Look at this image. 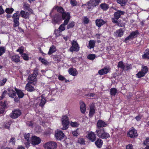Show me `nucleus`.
<instances>
[{
    "mask_svg": "<svg viewBox=\"0 0 149 149\" xmlns=\"http://www.w3.org/2000/svg\"><path fill=\"white\" fill-rule=\"evenodd\" d=\"M125 13L124 11L120 10H118L115 12L114 14V18H112V22L114 23H117L118 20L120 18L121 15H124Z\"/></svg>",
    "mask_w": 149,
    "mask_h": 149,
    "instance_id": "nucleus-1",
    "label": "nucleus"
},
{
    "mask_svg": "<svg viewBox=\"0 0 149 149\" xmlns=\"http://www.w3.org/2000/svg\"><path fill=\"white\" fill-rule=\"evenodd\" d=\"M61 120L62 124L63 126V127L62 128V129L63 130L67 129L68 128L69 123L68 118L66 115L63 116H62Z\"/></svg>",
    "mask_w": 149,
    "mask_h": 149,
    "instance_id": "nucleus-2",
    "label": "nucleus"
},
{
    "mask_svg": "<svg viewBox=\"0 0 149 149\" xmlns=\"http://www.w3.org/2000/svg\"><path fill=\"white\" fill-rule=\"evenodd\" d=\"M43 146L46 149H56L57 144L55 142H49L45 143Z\"/></svg>",
    "mask_w": 149,
    "mask_h": 149,
    "instance_id": "nucleus-3",
    "label": "nucleus"
},
{
    "mask_svg": "<svg viewBox=\"0 0 149 149\" xmlns=\"http://www.w3.org/2000/svg\"><path fill=\"white\" fill-rule=\"evenodd\" d=\"M71 44L72 46L70 49V52H78L79 50V46L76 41L74 40L72 41Z\"/></svg>",
    "mask_w": 149,
    "mask_h": 149,
    "instance_id": "nucleus-4",
    "label": "nucleus"
},
{
    "mask_svg": "<svg viewBox=\"0 0 149 149\" xmlns=\"http://www.w3.org/2000/svg\"><path fill=\"white\" fill-rule=\"evenodd\" d=\"M12 18L13 19V22H14L13 26L14 27L18 26L19 24V15L17 13H16L13 15Z\"/></svg>",
    "mask_w": 149,
    "mask_h": 149,
    "instance_id": "nucleus-5",
    "label": "nucleus"
},
{
    "mask_svg": "<svg viewBox=\"0 0 149 149\" xmlns=\"http://www.w3.org/2000/svg\"><path fill=\"white\" fill-rule=\"evenodd\" d=\"M127 135L128 136L131 138H134L137 137L138 134L136 130L133 128H132L128 132Z\"/></svg>",
    "mask_w": 149,
    "mask_h": 149,
    "instance_id": "nucleus-6",
    "label": "nucleus"
},
{
    "mask_svg": "<svg viewBox=\"0 0 149 149\" xmlns=\"http://www.w3.org/2000/svg\"><path fill=\"white\" fill-rule=\"evenodd\" d=\"M21 114V112L19 110H15L12 111L10 115V116L13 118H16Z\"/></svg>",
    "mask_w": 149,
    "mask_h": 149,
    "instance_id": "nucleus-7",
    "label": "nucleus"
},
{
    "mask_svg": "<svg viewBox=\"0 0 149 149\" xmlns=\"http://www.w3.org/2000/svg\"><path fill=\"white\" fill-rule=\"evenodd\" d=\"M15 90L16 94H17L18 95V97L15 96L14 99V101L15 102H18L19 101V98H22L23 97L24 94L21 90L16 88L15 89Z\"/></svg>",
    "mask_w": 149,
    "mask_h": 149,
    "instance_id": "nucleus-8",
    "label": "nucleus"
},
{
    "mask_svg": "<svg viewBox=\"0 0 149 149\" xmlns=\"http://www.w3.org/2000/svg\"><path fill=\"white\" fill-rule=\"evenodd\" d=\"M15 89H16V88H10L8 89V94L9 97L15 99V97L16 95Z\"/></svg>",
    "mask_w": 149,
    "mask_h": 149,
    "instance_id": "nucleus-9",
    "label": "nucleus"
},
{
    "mask_svg": "<svg viewBox=\"0 0 149 149\" xmlns=\"http://www.w3.org/2000/svg\"><path fill=\"white\" fill-rule=\"evenodd\" d=\"M31 143L34 145L39 144L41 142V139L38 137L35 136H33L31 138Z\"/></svg>",
    "mask_w": 149,
    "mask_h": 149,
    "instance_id": "nucleus-10",
    "label": "nucleus"
},
{
    "mask_svg": "<svg viewBox=\"0 0 149 149\" xmlns=\"http://www.w3.org/2000/svg\"><path fill=\"white\" fill-rule=\"evenodd\" d=\"M86 137L92 142H94L96 140V135L94 132H88L86 135Z\"/></svg>",
    "mask_w": 149,
    "mask_h": 149,
    "instance_id": "nucleus-11",
    "label": "nucleus"
},
{
    "mask_svg": "<svg viewBox=\"0 0 149 149\" xmlns=\"http://www.w3.org/2000/svg\"><path fill=\"white\" fill-rule=\"evenodd\" d=\"M61 17L63 19L65 20L64 22L66 21V22L68 23L70 18V14L69 12H63L61 14Z\"/></svg>",
    "mask_w": 149,
    "mask_h": 149,
    "instance_id": "nucleus-12",
    "label": "nucleus"
},
{
    "mask_svg": "<svg viewBox=\"0 0 149 149\" xmlns=\"http://www.w3.org/2000/svg\"><path fill=\"white\" fill-rule=\"evenodd\" d=\"M61 19V15L58 14H56L54 15L52 19V23L54 24H56L59 22Z\"/></svg>",
    "mask_w": 149,
    "mask_h": 149,
    "instance_id": "nucleus-13",
    "label": "nucleus"
},
{
    "mask_svg": "<svg viewBox=\"0 0 149 149\" xmlns=\"http://www.w3.org/2000/svg\"><path fill=\"white\" fill-rule=\"evenodd\" d=\"M87 8L89 10H92L94 7L97 6L94 3L93 0H90L87 2Z\"/></svg>",
    "mask_w": 149,
    "mask_h": 149,
    "instance_id": "nucleus-14",
    "label": "nucleus"
},
{
    "mask_svg": "<svg viewBox=\"0 0 149 149\" xmlns=\"http://www.w3.org/2000/svg\"><path fill=\"white\" fill-rule=\"evenodd\" d=\"M55 136L57 139L61 140L64 138V134L62 131L57 130L55 134Z\"/></svg>",
    "mask_w": 149,
    "mask_h": 149,
    "instance_id": "nucleus-15",
    "label": "nucleus"
},
{
    "mask_svg": "<svg viewBox=\"0 0 149 149\" xmlns=\"http://www.w3.org/2000/svg\"><path fill=\"white\" fill-rule=\"evenodd\" d=\"M30 13L29 12H26L24 10H22L20 12L19 14L22 17L26 19L29 18V16L30 14Z\"/></svg>",
    "mask_w": 149,
    "mask_h": 149,
    "instance_id": "nucleus-16",
    "label": "nucleus"
},
{
    "mask_svg": "<svg viewBox=\"0 0 149 149\" xmlns=\"http://www.w3.org/2000/svg\"><path fill=\"white\" fill-rule=\"evenodd\" d=\"M108 125L107 122H105L101 120H99L97 123V126L98 128L104 127Z\"/></svg>",
    "mask_w": 149,
    "mask_h": 149,
    "instance_id": "nucleus-17",
    "label": "nucleus"
},
{
    "mask_svg": "<svg viewBox=\"0 0 149 149\" xmlns=\"http://www.w3.org/2000/svg\"><path fill=\"white\" fill-rule=\"evenodd\" d=\"M23 8L25 11H28L31 13L33 12L32 9L30 8V6L29 4L27 2H24L23 6Z\"/></svg>",
    "mask_w": 149,
    "mask_h": 149,
    "instance_id": "nucleus-18",
    "label": "nucleus"
},
{
    "mask_svg": "<svg viewBox=\"0 0 149 149\" xmlns=\"http://www.w3.org/2000/svg\"><path fill=\"white\" fill-rule=\"evenodd\" d=\"M110 70V68H109L105 67L99 70L98 73L101 75H103L109 72Z\"/></svg>",
    "mask_w": 149,
    "mask_h": 149,
    "instance_id": "nucleus-19",
    "label": "nucleus"
},
{
    "mask_svg": "<svg viewBox=\"0 0 149 149\" xmlns=\"http://www.w3.org/2000/svg\"><path fill=\"white\" fill-rule=\"evenodd\" d=\"M28 79L29 83H33V84H35L37 81L36 77L32 74L29 76Z\"/></svg>",
    "mask_w": 149,
    "mask_h": 149,
    "instance_id": "nucleus-20",
    "label": "nucleus"
},
{
    "mask_svg": "<svg viewBox=\"0 0 149 149\" xmlns=\"http://www.w3.org/2000/svg\"><path fill=\"white\" fill-rule=\"evenodd\" d=\"M30 137V134L29 133L25 134L24 135V137L26 141L24 143L25 144L26 147V148H28L29 146L30 140L29 138Z\"/></svg>",
    "mask_w": 149,
    "mask_h": 149,
    "instance_id": "nucleus-21",
    "label": "nucleus"
},
{
    "mask_svg": "<svg viewBox=\"0 0 149 149\" xmlns=\"http://www.w3.org/2000/svg\"><path fill=\"white\" fill-rule=\"evenodd\" d=\"M96 25L98 27H100L105 24L106 22L102 19H97L95 21Z\"/></svg>",
    "mask_w": 149,
    "mask_h": 149,
    "instance_id": "nucleus-22",
    "label": "nucleus"
},
{
    "mask_svg": "<svg viewBox=\"0 0 149 149\" xmlns=\"http://www.w3.org/2000/svg\"><path fill=\"white\" fill-rule=\"evenodd\" d=\"M100 8L103 11H106L109 8V6L105 3L101 4L100 5Z\"/></svg>",
    "mask_w": 149,
    "mask_h": 149,
    "instance_id": "nucleus-23",
    "label": "nucleus"
},
{
    "mask_svg": "<svg viewBox=\"0 0 149 149\" xmlns=\"http://www.w3.org/2000/svg\"><path fill=\"white\" fill-rule=\"evenodd\" d=\"M124 32L123 29L120 28L119 29L117 30L115 32V34L117 37H121L123 35Z\"/></svg>",
    "mask_w": 149,
    "mask_h": 149,
    "instance_id": "nucleus-24",
    "label": "nucleus"
},
{
    "mask_svg": "<svg viewBox=\"0 0 149 149\" xmlns=\"http://www.w3.org/2000/svg\"><path fill=\"white\" fill-rule=\"evenodd\" d=\"M31 83H28L26 85L25 87L26 89L29 92H32L34 91V88L31 85Z\"/></svg>",
    "mask_w": 149,
    "mask_h": 149,
    "instance_id": "nucleus-25",
    "label": "nucleus"
},
{
    "mask_svg": "<svg viewBox=\"0 0 149 149\" xmlns=\"http://www.w3.org/2000/svg\"><path fill=\"white\" fill-rule=\"evenodd\" d=\"M143 147L145 149H149V137H148L144 141L143 143Z\"/></svg>",
    "mask_w": 149,
    "mask_h": 149,
    "instance_id": "nucleus-26",
    "label": "nucleus"
},
{
    "mask_svg": "<svg viewBox=\"0 0 149 149\" xmlns=\"http://www.w3.org/2000/svg\"><path fill=\"white\" fill-rule=\"evenodd\" d=\"M11 59L14 62L18 63L20 61V58L18 55H16L12 56Z\"/></svg>",
    "mask_w": 149,
    "mask_h": 149,
    "instance_id": "nucleus-27",
    "label": "nucleus"
},
{
    "mask_svg": "<svg viewBox=\"0 0 149 149\" xmlns=\"http://www.w3.org/2000/svg\"><path fill=\"white\" fill-rule=\"evenodd\" d=\"M69 73L73 76H75L77 74L76 70L74 68H70L68 70Z\"/></svg>",
    "mask_w": 149,
    "mask_h": 149,
    "instance_id": "nucleus-28",
    "label": "nucleus"
},
{
    "mask_svg": "<svg viewBox=\"0 0 149 149\" xmlns=\"http://www.w3.org/2000/svg\"><path fill=\"white\" fill-rule=\"evenodd\" d=\"M66 22V21L64 22L61 25L59 26L58 28V29L60 32H61L65 29V26L67 25L68 23H67Z\"/></svg>",
    "mask_w": 149,
    "mask_h": 149,
    "instance_id": "nucleus-29",
    "label": "nucleus"
},
{
    "mask_svg": "<svg viewBox=\"0 0 149 149\" xmlns=\"http://www.w3.org/2000/svg\"><path fill=\"white\" fill-rule=\"evenodd\" d=\"M6 105L5 103L1 102L0 103V114L4 112V109L6 108Z\"/></svg>",
    "mask_w": 149,
    "mask_h": 149,
    "instance_id": "nucleus-30",
    "label": "nucleus"
},
{
    "mask_svg": "<svg viewBox=\"0 0 149 149\" xmlns=\"http://www.w3.org/2000/svg\"><path fill=\"white\" fill-rule=\"evenodd\" d=\"M80 108L81 112L82 113H84L86 111V106L85 103L83 102H81L80 103Z\"/></svg>",
    "mask_w": 149,
    "mask_h": 149,
    "instance_id": "nucleus-31",
    "label": "nucleus"
},
{
    "mask_svg": "<svg viewBox=\"0 0 149 149\" xmlns=\"http://www.w3.org/2000/svg\"><path fill=\"white\" fill-rule=\"evenodd\" d=\"M95 41L94 40H90L89 42L88 47L90 49L93 48L95 46Z\"/></svg>",
    "mask_w": 149,
    "mask_h": 149,
    "instance_id": "nucleus-32",
    "label": "nucleus"
},
{
    "mask_svg": "<svg viewBox=\"0 0 149 149\" xmlns=\"http://www.w3.org/2000/svg\"><path fill=\"white\" fill-rule=\"evenodd\" d=\"M95 107L93 106H91L90 107V112L89 116L90 117L93 116L94 114L95 113Z\"/></svg>",
    "mask_w": 149,
    "mask_h": 149,
    "instance_id": "nucleus-33",
    "label": "nucleus"
},
{
    "mask_svg": "<svg viewBox=\"0 0 149 149\" xmlns=\"http://www.w3.org/2000/svg\"><path fill=\"white\" fill-rule=\"evenodd\" d=\"M139 34V33L138 31L136 30L132 32L127 37H134V36H137Z\"/></svg>",
    "mask_w": 149,
    "mask_h": 149,
    "instance_id": "nucleus-34",
    "label": "nucleus"
},
{
    "mask_svg": "<svg viewBox=\"0 0 149 149\" xmlns=\"http://www.w3.org/2000/svg\"><path fill=\"white\" fill-rule=\"evenodd\" d=\"M103 141L100 139H98L95 142V145L98 148H100L102 146Z\"/></svg>",
    "mask_w": 149,
    "mask_h": 149,
    "instance_id": "nucleus-35",
    "label": "nucleus"
},
{
    "mask_svg": "<svg viewBox=\"0 0 149 149\" xmlns=\"http://www.w3.org/2000/svg\"><path fill=\"white\" fill-rule=\"evenodd\" d=\"M104 129H97L96 131L97 135L99 137L101 138L102 135L104 133Z\"/></svg>",
    "mask_w": 149,
    "mask_h": 149,
    "instance_id": "nucleus-36",
    "label": "nucleus"
},
{
    "mask_svg": "<svg viewBox=\"0 0 149 149\" xmlns=\"http://www.w3.org/2000/svg\"><path fill=\"white\" fill-rule=\"evenodd\" d=\"M55 9L57 10L58 12L62 14L64 12V10L63 8L61 6H56L55 7Z\"/></svg>",
    "mask_w": 149,
    "mask_h": 149,
    "instance_id": "nucleus-37",
    "label": "nucleus"
},
{
    "mask_svg": "<svg viewBox=\"0 0 149 149\" xmlns=\"http://www.w3.org/2000/svg\"><path fill=\"white\" fill-rule=\"evenodd\" d=\"M148 68L147 66L144 65H142L141 69L140 71H141L142 72H143L144 74H146L148 72Z\"/></svg>",
    "mask_w": 149,
    "mask_h": 149,
    "instance_id": "nucleus-38",
    "label": "nucleus"
},
{
    "mask_svg": "<svg viewBox=\"0 0 149 149\" xmlns=\"http://www.w3.org/2000/svg\"><path fill=\"white\" fill-rule=\"evenodd\" d=\"M117 3L120 5L121 6H124L126 4L127 0H116Z\"/></svg>",
    "mask_w": 149,
    "mask_h": 149,
    "instance_id": "nucleus-39",
    "label": "nucleus"
},
{
    "mask_svg": "<svg viewBox=\"0 0 149 149\" xmlns=\"http://www.w3.org/2000/svg\"><path fill=\"white\" fill-rule=\"evenodd\" d=\"M81 132V130L80 129H77L76 130L72 132V134L74 136H78Z\"/></svg>",
    "mask_w": 149,
    "mask_h": 149,
    "instance_id": "nucleus-40",
    "label": "nucleus"
},
{
    "mask_svg": "<svg viewBox=\"0 0 149 149\" xmlns=\"http://www.w3.org/2000/svg\"><path fill=\"white\" fill-rule=\"evenodd\" d=\"M56 51V47L54 45H52L51 47L49 49V51L48 52V54L50 55L55 52Z\"/></svg>",
    "mask_w": 149,
    "mask_h": 149,
    "instance_id": "nucleus-41",
    "label": "nucleus"
},
{
    "mask_svg": "<svg viewBox=\"0 0 149 149\" xmlns=\"http://www.w3.org/2000/svg\"><path fill=\"white\" fill-rule=\"evenodd\" d=\"M75 25V23L74 21H72L70 22L67 25V29H69L74 27Z\"/></svg>",
    "mask_w": 149,
    "mask_h": 149,
    "instance_id": "nucleus-42",
    "label": "nucleus"
},
{
    "mask_svg": "<svg viewBox=\"0 0 149 149\" xmlns=\"http://www.w3.org/2000/svg\"><path fill=\"white\" fill-rule=\"evenodd\" d=\"M146 53L142 55V58H143L149 59V49H146Z\"/></svg>",
    "mask_w": 149,
    "mask_h": 149,
    "instance_id": "nucleus-43",
    "label": "nucleus"
},
{
    "mask_svg": "<svg viewBox=\"0 0 149 149\" xmlns=\"http://www.w3.org/2000/svg\"><path fill=\"white\" fill-rule=\"evenodd\" d=\"M117 93V90L114 88H111L110 90V94L111 95H115Z\"/></svg>",
    "mask_w": 149,
    "mask_h": 149,
    "instance_id": "nucleus-44",
    "label": "nucleus"
},
{
    "mask_svg": "<svg viewBox=\"0 0 149 149\" xmlns=\"http://www.w3.org/2000/svg\"><path fill=\"white\" fill-rule=\"evenodd\" d=\"M118 67L121 68L123 70L124 69L125 65L122 61H120L118 63Z\"/></svg>",
    "mask_w": 149,
    "mask_h": 149,
    "instance_id": "nucleus-45",
    "label": "nucleus"
},
{
    "mask_svg": "<svg viewBox=\"0 0 149 149\" xmlns=\"http://www.w3.org/2000/svg\"><path fill=\"white\" fill-rule=\"evenodd\" d=\"M110 136V135L109 133L105 132V131H104V133L103 134L101 138L102 139H107Z\"/></svg>",
    "mask_w": 149,
    "mask_h": 149,
    "instance_id": "nucleus-46",
    "label": "nucleus"
},
{
    "mask_svg": "<svg viewBox=\"0 0 149 149\" xmlns=\"http://www.w3.org/2000/svg\"><path fill=\"white\" fill-rule=\"evenodd\" d=\"M145 75V74H144V73L142 72V71L140 70L136 74V76L139 78H140L144 77Z\"/></svg>",
    "mask_w": 149,
    "mask_h": 149,
    "instance_id": "nucleus-47",
    "label": "nucleus"
},
{
    "mask_svg": "<svg viewBox=\"0 0 149 149\" xmlns=\"http://www.w3.org/2000/svg\"><path fill=\"white\" fill-rule=\"evenodd\" d=\"M46 102V100L44 98L42 97L41 99L40 100V102L39 104V105L40 106L42 107L45 104Z\"/></svg>",
    "mask_w": 149,
    "mask_h": 149,
    "instance_id": "nucleus-48",
    "label": "nucleus"
},
{
    "mask_svg": "<svg viewBox=\"0 0 149 149\" xmlns=\"http://www.w3.org/2000/svg\"><path fill=\"white\" fill-rule=\"evenodd\" d=\"M39 60L40 61L44 64L47 65L48 64L47 61L44 58L39 57Z\"/></svg>",
    "mask_w": 149,
    "mask_h": 149,
    "instance_id": "nucleus-49",
    "label": "nucleus"
},
{
    "mask_svg": "<svg viewBox=\"0 0 149 149\" xmlns=\"http://www.w3.org/2000/svg\"><path fill=\"white\" fill-rule=\"evenodd\" d=\"M77 142L83 145L85 144V140L84 138H80L78 139Z\"/></svg>",
    "mask_w": 149,
    "mask_h": 149,
    "instance_id": "nucleus-50",
    "label": "nucleus"
},
{
    "mask_svg": "<svg viewBox=\"0 0 149 149\" xmlns=\"http://www.w3.org/2000/svg\"><path fill=\"white\" fill-rule=\"evenodd\" d=\"M14 11V9L12 8H7L6 10V12L8 14H10L12 13Z\"/></svg>",
    "mask_w": 149,
    "mask_h": 149,
    "instance_id": "nucleus-51",
    "label": "nucleus"
},
{
    "mask_svg": "<svg viewBox=\"0 0 149 149\" xmlns=\"http://www.w3.org/2000/svg\"><path fill=\"white\" fill-rule=\"evenodd\" d=\"M87 57L88 59L93 60L95 59V55L94 54H90L88 55Z\"/></svg>",
    "mask_w": 149,
    "mask_h": 149,
    "instance_id": "nucleus-52",
    "label": "nucleus"
},
{
    "mask_svg": "<svg viewBox=\"0 0 149 149\" xmlns=\"http://www.w3.org/2000/svg\"><path fill=\"white\" fill-rule=\"evenodd\" d=\"M79 125V124L76 122H71L70 123L71 125L73 127H77Z\"/></svg>",
    "mask_w": 149,
    "mask_h": 149,
    "instance_id": "nucleus-53",
    "label": "nucleus"
},
{
    "mask_svg": "<svg viewBox=\"0 0 149 149\" xmlns=\"http://www.w3.org/2000/svg\"><path fill=\"white\" fill-rule=\"evenodd\" d=\"M6 51V48L4 47H0V56H1Z\"/></svg>",
    "mask_w": 149,
    "mask_h": 149,
    "instance_id": "nucleus-54",
    "label": "nucleus"
},
{
    "mask_svg": "<svg viewBox=\"0 0 149 149\" xmlns=\"http://www.w3.org/2000/svg\"><path fill=\"white\" fill-rule=\"evenodd\" d=\"M7 80V79L6 78H4L2 80L0 81V86H3L4 85L6 82Z\"/></svg>",
    "mask_w": 149,
    "mask_h": 149,
    "instance_id": "nucleus-55",
    "label": "nucleus"
},
{
    "mask_svg": "<svg viewBox=\"0 0 149 149\" xmlns=\"http://www.w3.org/2000/svg\"><path fill=\"white\" fill-rule=\"evenodd\" d=\"M21 55L22 56L24 60H27L29 59V57L27 54L23 53H22Z\"/></svg>",
    "mask_w": 149,
    "mask_h": 149,
    "instance_id": "nucleus-56",
    "label": "nucleus"
},
{
    "mask_svg": "<svg viewBox=\"0 0 149 149\" xmlns=\"http://www.w3.org/2000/svg\"><path fill=\"white\" fill-rule=\"evenodd\" d=\"M24 51V47H19L17 50V51L19 52L21 54L23 53V52Z\"/></svg>",
    "mask_w": 149,
    "mask_h": 149,
    "instance_id": "nucleus-57",
    "label": "nucleus"
},
{
    "mask_svg": "<svg viewBox=\"0 0 149 149\" xmlns=\"http://www.w3.org/2000/svg\"><path fill=\"white\" fill-rule=\"evenodd\" d=\"M70 3L72 6H75L77 4V2L76 0H71Z\"/></svg>",
    "mask_w": 149,
    "mask_h": 149,
    "instance_id": "nucleus-58",
    "label": "nucleus"
},
{
    "mask_svg": "<svg viewBox=\"0 0 149 149\" xmlns=\"http://www.w3.org/2000/svg\"><path fill=\"white\" fill-rule=\"evenodd\" d=\"M9 142L13 145H15V139L14 137H12L9 141Z\"/></svg>",
    "mask_w": 149,
    "mask_h": 149,
    "instance_id": "nucleus-59",
    "label": "nucleus"
},
{
    "mask_svg": "<svg viewBox=\"0 0 149 149\" xmlns=\"http://www.w3.org/2000/svg\"><path fill=\"white\" fill-rule=\"evenodd\" d=\"M83 22L84 24H87L88 23L89 20L87 17H85L83 20Z\"/></svg>",
    "mask_w": 149,
    "mask_h": 149,
    "instance_id": "nucleus-60",
    "label": "nucleus"
},
{
    "mask_svg": "<svg viewBox=\"0 0 149 149\" xmlns=\"http://www.w3.org/2000/svg\"><path fill=\"white\" fill-rule=\"evenodd\" d=\"M38 70L37 69H35L33 72V74H32L36 77L38 74Z\"/></svg>",
    "mask_w": 149,
    "mask_h": 149,
    "instance_id": "nucleus-61",
    "label": "nucleus"
},
{
    "mask_svg": "<svg viewBox=\"0 0 149 149\" xmlns=\"http://www.w3.org/2000/svg\"><path fill=\"white\" fill-rule=\"evenodd\" d=\"M126 149H133V145L132 144H129L126 146Z\"/></svg>",
    "mask_w": 149,
    "mask_h": 149,
    "instance_id": "nucleus-62",
    "label": "nucleus"
},
{
    "mask_svg": "<svg viewBox=\"0 0 149 149\" xmlns=\"http://www.w3.org/2000/svg\"><path fill=\"white\" fill-rule=\"evenodd\" d=\"M94 2L96 5L97 6L101 2V0H94Z\"/></svg>",
    "mask_w": 149,
    "mask_h": 149,
    "instance_id": "nucleus-63",
    "label": "nucleus"
},
{
    "mask_svg": "<svg viewBox=\"0 0 149 149\" xmlns=\"http://www.w3.org/2000/svg\"><path fill=\"white\" fill-rule=\"evenodd\" d=\"M59 30H55L54 32V34L56 35V37H58L59 35Z\"/></svg>",
    "mask_w": 149,
    "mask_h": 149,
    "instance_id": "nucleus-64",
    "label": "nucleus"
}]
</instances>
